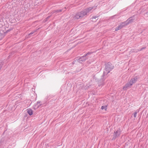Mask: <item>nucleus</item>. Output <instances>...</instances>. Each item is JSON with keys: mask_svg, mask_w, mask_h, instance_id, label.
I'll return each mask as SVG.
<instances>
[{"mask_svg": "<svg viewBox=\"0 0 148 148\" xmlns=\"http://www.w3.org/2000/svg\"><path fill=\"white\" fill-rule=\"evenodd\" d=\"M93 8V7H89L77 13L74 16V18L75 19H81L86 15L88 13L90 12Z\"/></svg>", "mask_w": 148, "mask_h": 148, "instance_id": "nucleus-1", "label": "nucleus"}, {"mask_svg": "<svg viewBox=\"0 0 148 148\" xmlns=\"http://www.w3.org/2000/svg\"><path fill=\"white\" fill-rule=\"evenodd\" d=\"M114 67L111 63L108 62L107 63L104 69L103 77L106 75L113 69Z\"/></svg>", "mask_w": 148, "mask_h": 148, "instance_id": "nucleus-2", "label": "nucleus"}, {"mask_svg": "<svg viewBox=\"0 0 148 148\" xmlns=\"http://www.w3.org/2000/svg\"><path fill=\"white\" fill-rule=\"evenodd\" d=\"M92 53V52H88L84 56L80 57L78 59L79 62L80 63H82V62H84L86 59L88 58H91V56H88Z\"/></svg>", "mask_w": 148, "mask_h": 148, "instance_id": "nucleus-3", "label": "nucleus"}, {"mask_svg": "<svg viewBox=\"0 0 148 148\" xmlns=\"http://www.w3.org/2000/svg\"><path fill=\"white\" fill-rule=\"evenodd\" d=\"M121 131L120 129H119L116 131L114 132L113 134V139H115L116 138L119 137L121 133Z\"/></svg>", "mask_w": 148, "mask_h": 148, "instance_id": "nucleus-4", "label": "nucleus"}, {"mask_svg": "<svg viewBox=\"0 0 148 148\" xmlns=\"http://www.w3.org/2000/svg\"><path fill=\"white\" fill-rule=\"evenodd\" d=\"M125 26L126 25L125 23H124V22H122L121 24L115 28V31H117L118 30L120 29Z\"/></svg>", "mask_w": 148, "mask_h": 148, "instance_id": "nucleus-5", "label": "nucleus"}, {"mask_svg": "<svg viewBox=\"0 0 148 148\" xmlns=\"http://www.w3.org/2000/svg\"><path fill=\"white\" fill-rule=\"evenodd\" d=\"M40 101H38L37 103L36 104H35L33 106V108L35 110H36L41 105V104H40Z\"/></svg>", "mask_w": 148, "mask_h": 148, "instance_id": "nucleus-6", "label": "nucleus"}, {"mask_svg": "<svg viewBox=\"0 0 148 148\" xmlns=\"http://www.w3.org/2000/svg\"><path fill=\"white\" fill-rule=\"evenodd\" d=\"M138 78V77H135L134 78H132L129 82L132 84V85L133 84H134L136 82Z\"/></svg>", "mask_w": 148, "mask_h": 148, "instance_id": "nucleus-7", "label": "nucleus"}, {"mask_svg": "<svg viewBox=\"0 0 148 148\" xmlns=\"http://www.w3.org/2000/svg\"><path fill=\"white\" fill-rule=\"evenodd\" d=\"M132 85V84L129 82L124 86L123 89L124 90H126L128 88H130Z\"/></svg>", "mask_w": 148, "mask_h": 148, "instance_id": "nucleus-8", "label": "nucleus"}, {"mask_svg": "<svg viewBox=\"0 0 148 148\" xmlns=\"http://www.w3.org/2000/svg\"><path fill=\"white\" fill-rule=\"evenodd\" d=\"M134 20V19L132 18H129L126 21L124 22L126 25H127L129 23H132Z\"/></svg>", "mask_w": 148, "mask_h": 148, "instance_id": "nucleus-9", "label": "nucleus"}, {"mask_svg": "<svg viewBox=\"0 0 148 148\" xmlns=\"http://www.w3.org/2000/svg\"><path fill=\"white\" fill-rule=\"evenodd\" d=\"M27 113L30 115H31L33 114L32 110L30 108H28L27 109Z\"/></svg>", "mask_w": 148, "mask_h": 148, "instance_id": "nucleus-10", "label": "nucleus"}, {"mask_svg": "<svg viewBox=\"0 0 148 148\" xmlns=\"http://www.w3.org/2000/svg\"><path fill=\"white\" fill-rule=\"evenodd\" d=\"M104 76L103 77V75L102 76V77L101 79V84H103V81L105 79L106 77H106L104 78Z\"/></svg>", "mask_w": 148, "mask_h": 148, "instance_id": "nucleus-11", "label": "nucleus"}, {"mask_svg": "<svg viewBox=\"0 0 148 148\" xmlns=\"http://www.w3.org/2000/svg\"><path fill=\"white\" fill-rule=\"evenodd\" d=\"M101 109L102 110H103L104 109L105 110H106L107 109V106H102L101 107Z\"/></svg>", "mask_w": 148, "mask_h": 148, "instance_id": "nucleus-12", "label": "nucleus"}, {"mask_svg": "<svg viewBox=\"0 0 148 148\" xmlns=\"http://www.w3.org/2000/svg\"><path fill=\"white\" fill-rule=\"evenodd\" d=\"M137 112H138L136 111L134 113V118H136V115L137 113Z\"/></svg>", "mask_w": 148, "mask_h": 148, "instance_id": "nucleus-13", "label": "nucleus"}, {"mask_svg": "<svg viewBox=\"0 0 148 148\" xmlns=\"http://www.w3.org/2000/svg\"><path fill=\"white\" fill-rule=\"evenodd\" d=\"M145 47H142L141 49H140V50H138V51H135V52H137L138 51H140L142 50L143 49H145Z\"/></svg>", "mask_w": 148, "mask_h": 148, "instance_id": "nucleus-14", "label": "nucleus"}, {"mask_svg": "<svg viewBox=\"0 0 148 148\" xmlns=\"http://www.w3.org/2000/svg\"><path fill=\"white\" fill-rule=\"evenodd\" d=\"M62 11V10H55L54 11H55V12H61Z\"/></svg>", "mask_w": 148, "mask_h": 148, "instance_id": "nucleus-15", "label": "nucleus"}, {"mask_svg": "<svg viewBox=\"0 0 148 148\" xmlns=\"http://www.w3.org/2000/svg\"><path fill=\"white\" fill-rule=\"evenodd\" d=\"M35 31H32V32H31V33H30V34H29V35H31V34H34V32H35Z\"/></svg>", "mask_w": 148, "mask_h": 148, "instance_id": "nucleus-16", "label": "nucleus"}, {"mask_svg": "<svg viewBox=\"0 0 148 148\" xmlns=\"http://www.w3.org/2000/svg\"><path fill=\"white\" fill-rule=\"evenodd\" d=\"M97 18V17H96V16H93L92 17V19H93V18H95V19L96 18Z\"/></svg>", "mask_w": 148, "mask_h": 148, "instance_id": "nucleus-17", "label": "nucleus"}, {"mask_svg": "<svg viewBox=\"0 0 148 148\" xmlns=\"http://www.w3.org/2000/svg\"><path fill=\"white\" fill-rule=\"evenodd\" d=\"M1 66H0V69H1Z\"/></svg>", "mask_w": 148, "mask_h": 148, "instance_id": "nucleus-18", "label": "nucleus"}, {"mask_svg": "<svg viewBox=\"0 0 148 148\" xmlns=\"http://www.w3.org/2000/svg\"><path fill=\"white\" fill-rule=\"evenodd\" d=\"M2 26V25H0V27H1Z\"/></svg>", "mask_w": 148, "mask_h": 148, "instance_id": "nucleus-19", "label": "nucleus"}, {"mask_svg": "<svg viewBox=\"0 0 148 148\" xmlns=\"http://www.w3.org/2000/svg\"><path fill=\"white\" fill-rule=\"evenodd\" d=\"M49 18V16H48V17H47V18Z\"/></svg>", "mask_w": 148, "mask_h": 148, "instance_id": "nucleus-20", "label": "nucleus"}]
</instances>
